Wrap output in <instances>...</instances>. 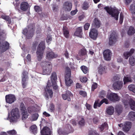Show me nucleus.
<instances>
[{
    "label": "nucleus",
    "mask_w": 135,
    "mask_h": 135,
    "mask_svg": "<svg viewBox=\"0 0 135 135\" xmlns=\"http://www.w3.org/2000/svg\"><path fill=\"white\" fill-rule=\"evenodd\" d=\"M43 75H49L52 70V66L51 62L48 61H42L41 63Z\"/></svg>",
    "instance_id": "nucleus-1"
},
{
    "label": "nucleus",
    "mask_w": 135,
    "mask_h": 135,
    "mask_svg": "<svg viewBox=\"0 0 135 135\" xmlns=\"http://www.w3.org/2000/svg\"><path fill=\"white\" fill-rule=\"evenodd\" d=\"M45 47L44 41H41L39 44L36 52L37 59L38 61H40L42 58Z\"/></svg>",
    "instance_id": "nucleus-2"
},
{
    "label": "nucleus",
    "mask_w": 135,
    "mask_h": 135,
    "mask_svg": "<svg viewBox=\"0 0 135 135\" xmlns=\"http://www.w3.org/2000/svg\"><path fill=\"white\" fill-rule=\"evenodd\" d=\"M27 28L28 29L26 28H24L23 33L26 35L27 39H30L33 36L35 28V26L32 24L29 25Z\"/></svg>",
    "instance_id": "nucleus-3"
},
{
    "label": "nucleus",
    "mask_w": 135,
    "mask_h": 135,
    "mask_svg": "<svg viewBox=\"0 0 135 135\" xmlns=\"http://www.w3.org/2000/svg\"><path fill=\"white\" fill-rule=\"evenodd\" d=\"M104 8L108 13L111 15L112 17H114L116 20H118L119 12L117 9L112 8H110L109 6L105 7Z\"/></svg>",
    "instance_id": "nucleus-4"
},
{
    "label": "nucleus",
    "mask_w": 135,
    "mask_h": 135,
    "mask_svg": "<svg viewBox=\"0 0 135 135\" xmlns=\"http://www.w3.org/2000/svg\"><path fill=\"white\" fill-rule=\"evenodd\" d=\"M66 128V129L64 131H62L61 129H59L58 131V132L60 135H67L69 133L73 132V129L70 124H67Z\"/></svg>",
    "instance_id": "nucleus-5"
},
{
    "label": "nucleus",
    "mask_w": 135,
    "mask_h": 135,
    "mask_svg": "<svg viewBox=\"0 0 135 135\" xmlns=\"http://www.w3.org/2000/svg\"><path fill=\"white\" fill-rule=\"evenodd\" d=\"M57 79V75L55 72H52L51 76V79L52 85L54 90H56L57 89V86L56 84V80Z\"/></svg>",
    "instance_id": "nucleus-6"
},
{
    "label": "nucleus",
    "mask_w": 135,
    "mask_h": 135,
    "mask_svg": "<svg viewBox=\"0 0 135 135\" xmlns=\"http://www.w3.org/2000/svg\"><path fill=\"white\" fill-rule=\"evenodd\" d=\"M11 113L12 118L14 119L13 120V121H16L17 119L19 118L20 117L19 110L18 108H16L15 109H13L11 112Z\"/></svg>",
    "instance_id": "nucleus-7"
},
{
    "label": "nucleus",
    "mask_w": 135,
    "mask_h": 135,
    "mask_svg": "<svg viewBox=\"0 0 135 135\" xmlns=\"http://www.w3.org/2000/svg\"><path fill=\"white\" fill-rule=\"evenodd\" d=\"M28 73L26 71H24L22 73V84L23 88H26L27 85L26 81L28 79Z\"/></svg>",
    "instance_id": "nucleus-8"
},
{
    "label": "nucleus",
    "mask_w": 135,
    "mask_h": 135,
    "mask_svg": "<svg viewBox=\"0 0 135 135\" xmlns=\"http://www.w3.org/2000/svg\"><path fill=\"white\" fill-rule=\"evenodd\" d=\"M5 99L6 102L9 104L13 103L16 100L15 95L12 94L6 95L5 96Z\"/></svg>",
    "instance_id": "nucleus-9"
},
{
    "label": "nucleus",
    "mask_w": 135,
    "mask_h": 135,
    "mask_svg": "<svg viewBox=\"0 0 135 135\" xmlns=\"http://www.w3.org/2000/svg\"><path fill=\"white\" fill-rule=\"evenodd\" d=\"M107 98L113 102L118 101L119 99V98L118 95L116 93H112L108 95Z\"/></svg>",
    "instance_id": "nucleus-10"
},
{
    "label": "nucleus",
    "mask_w": 135,
    "mask_h": 135,
    "mask_svg": "<svg viewBox=\"0 0 135 135\" xmlns=\"http://www.w3.org/2000/svg\"><path fill=\"white\" fill-rule=\"evenodd\" d=\"M109 42V45H112L117 41L116 35L115 32H112L110 35Z\"/></svg>",
    "instance_id": "nucleus-11"
},
{
    "label": "nucleus",
    "mask_w": 135,
    "mask_h": 135,
    "mask_svg": "<svg viewBox=\"0 0 135 135\" xmlns=\"http://www.w3.org/2000/svg\"><path fill=\"white\" fill-rule=\"evenodd\" d=\"M112 54V53L109 49L105 50L103 53L104 59L107 61L110 60Z\"/></svg>",
    "instance_id": "nucleus-12"
},
{
    "label": "nucleus",
    "mask_w": 135,
    "mask_h": 135,
    "mask_svg": "<svg viewBox=\"0 0 135 135\" xmlns=\"http://www.w3.org/2000/svg\"><path fill=\"white\" fill-rule=\"evenodd\" d=\"M72 7V3L69 1L65 2L63 4V9L65 11H70Z\"/></svg>",
    "instance_id": "nucleus-13"
},
{
    "label": "nucleus",
    "mask_w": 135,
    "mask_h": 135,
    "mask_svg": "<svg viewBox=\"0 0 135 135\" xmlns=\"http://www.w3.org/2000/svg\"><path fill=\"white\" fill-rule=\"evenodd\" d=\"M98 32L95 28H92L90 30L89 35L90 38L93 40H96L97 37Z\"/></svg>",
    "instance_id": "nucleus-14"
},
{
    "label": "nucleus",
    "mask_w": 135,
    "mask_h": 135,
    "mask_svg": "<svg viewBox=\"0 0 135 135\" xmlns=\"http://www.w3.org/2000/svg\"><path fill=\"white\" fill-rule=\"evenodd\" d=\"M123 85V83L122 81H118L114 83L113 86L114 89L119 90L122 88Z\"/></svg>",
    "instance_id": "nucleus-15"
},
{
    "label": "nucleus",
    "mask_w": 135,
    "mask_h": 135,
    "mask_svg": "<svg viewBox=\"0 0 135 135\" xmlns=\"http://www.w3.org/2000/svg\"><path fill=\"white\" fill-rule=\"evenodd\" d=\"M29 4L27 2L23 1L21 3L20 6V8L22 11H25L28 10L29 8Z\"/></svg>",
    "instance_id": "nucleus-16"
},
{
    "label": "nucleus",
    "mask_w": 135,
    "mask_h": 135,
    "mask_svg": "<svg viewBox=\"0 0 135 135\" xmlns=\"http://www.w3.org/2000/svg\"><path fill=\"white\" fill-rule=\"evenodd\" d=\"M73 96V94L70 92L69 91H67L65 93L62 95L63 99L64 100L67 99L69 101L71 100L70 97H72Z\"/></svg>",
    "instance_id": "nucleus-17"
},
{
    "label": "nucleus",
    "mask_w": 135,
    "mask_h": 135,
    "mask_svg": "<svg viewBox=\"0 0 135 135\" xmlns=\"http://www.w3.org/2000/svg\"><path fill=\"white\" fill-rule=\"evenodd\" d=\"M57 55L53 51L47 52L46 55V58L49 60L56 58Z\"/></svg>",
    "instance_id": "nucleus-18"
},
{
    "label": "nucleus",
    "mask_w": 135,
    "mask_h": 135,
    "mask_svg": "<svg viewBox=\"0 0 135 135\" xmlns=\"http://www.w3.org/2000/svg\"><path fill=\"white\" fill-rule=\"evenodd\" d=\"M71 76L70 75H65V81L66 85L68 86H70L73 83V81L70 78Z\"/></svg>",
    "instance_id": "nucleus-19"
},
{
    "label": "nucleus",
    "mask_w": 135,
    "mask_h": 135,
    "mask_svg": "<svg viewBox=\"0 0 135 135\" xmlns=\"http://www.w3.org/2000/svg\"><path fill=\"white\" fill-rule=\"evenodd\" d=\"M41 135H50L51 131L49 128L47 127H44L42 130L41 131Z\"/></svg>",
    "instance_id": "nucleus-20"
},
{
    "label": "nucleus",
    "mask_w": 135,
    "mask_h": 135,
    "mask_svg": "<svg viewBox=\"0 0 135 135\" xmlns=\"http://www.w3.org/2000/svg\"><path fill=\"white\" fill-rule=\"evenodd\" d=\"M131 123L130 122H126L123 127V131L124 132L128 131L131 128Z\"/></svg>",
    "instance_id": "nucleus-21"
},
{
    "label": "nucleus",
    "mask_w": 135,
    "mask_h": 135,
    "mask_svg": "<svg viewBox=\"0 0 135 135\" xmlns=\"http://www.w3.org/2000/svg\"><path fill=\"white\" fill-rule=\"evenodd\" d=\"M82 34V27H81L78 28L74 33V35L76 36L81 37Z\"/></svg>",
    "instance_id": "nucleus-22"
},
{
    "label": "nucleus",
    "mask_w": 135,
    "mask_h": 135,
    "mask_svg": "<svg viewBox=\"0 0 135 135\" xmlns=\"http://www.w3.org/2000/svg\"><path fill=\"white\" fill-rule=\"evenodd\" d=\"M107 68H105V66H104L100 64L98 68V72L99 74L100 75L106 73Z\"/></svg>",
    "instance_id": "nucleus-23"
},
{
    "label": "nucleus",
    "mask_w": 135,
    "mask_h": 135,
    "mask_svg": "<svg viewBox=\"0 0 135 135\" xmlns=\"http://www.w3.org/2000/svg\"><path fill=\"white\" fill-rule=\"evenodd\" d=\"M9 44L7 41H4L2 43L1 46V49L3 52H4L8 49L9 47Z\"/></svg>",
    "instance_id": "nucleus-24"
},
{
    "label": "nucleus",
    "mask_w": 135,
    "mask_h": 135,
    "mask_svg": "<svg viewBox=\"0 0 135 135\" xmlns=\"http://www.w3.org/2000/svg\"><path fill=\"white\" fill-rule=\"evenodd\" d=\"M49 81H48V83L47 84L46 88L45 89V90L46 91H48V93L50 97L51 98L53 95V92L51 90L49 89L48 88H49V87L50 86L51 84L50 83H49Z\"/></svg>",
    "instance_id": "nucleus-25"
},
{
    "label": "nucleus",
    "mask_w": 135,
    "mask_h": 135,
    "mask_svg": "<svg viewBox=\"0 0 135 135\" xmlns=\"http://www.w3.org/2000/svg\"><path fill=\"white\" fill-rule=\"evenodd\" d=\"M134 51V49H131L130 51L128 52H125L124 54V56L126 59H128V57L132 55Z\"/></svg>",
    "instance_id": "nucleus-26"
},
{
    "label": "nucleus",
    "mask_w": 135,
    "mask_h": 135,
    "mask_svg": "<svg viewBox=\"0 0 135 135\" xmlns=\"http://www.w3.org/2000/svg\"><path fill=\"white\" fill-rule=\"evenodd\" d=\"M100 23L99 21L97 18H95L93 23V25L95 28H99L100 26Z\"/></svg>",
    "instance_id": "nucleus-27"
},
{
    "label": "nucleus",
    "mask_w": 135,
    "mask_h": 135,
    "mask_svg": "<svg viewBox=\"0 0 135 135\" xmlns=\"http://www.w3.org/2000/svg\"><path fill=\"white\" fill-rule=\"evenodd\" d=\"M114 108L112 106L109 107L106 109V113L109 115H112L114 113Z\"/></svg>",
    "instance_id": "nucleus-28"
},
{
    "label": "nucleus",
    "mask_w": 135,
    "mask_h": 135,
    "mask_svg": "<svg viewBox=\"0 0 135 135\" xmlns=\"http://www.w3.org/2000/svg\"><path fill=\"white\" fill-rule=\"evenodd\" d=\"M128 118L129 120L132 121H135V112L132 111L129 112L128 114Z\"/></svg>",
    "instance_id": "nucleus-29"
},
{
    "label": "nucleus",
    "mask_w": 135,
    "mask_h": 135,
    "mask_svg": "<svg viewBox=\"0 0 135 135\" xmlns=\"http://www.w3.org/2000/svg\"><path fill=\"white\" fill-rule=\"evenodd\" d=\"M30 131L34 134H36L37 133V127L35 125H32L30 127Z\"/></svg>",
    "instance_id": "nucleus-30"
},
{
    "label": "nucleus",
    "mask_w": 135,
    "mask_h": 135,
    "mask_svg": "<svg viewBox=\"0 0 135 135\" xmlns=\"http://www.w3.org/2000/svg\"><path fill=\"white\" fill-rule=\"evenodd\" d=\"M124 83V84L129 82H132V78L130 76H124L123 79Z\"/></svg>",
    "instance_id": "nucleus-31"
},
{
    "label": "nucleus",
    "mask_w": 135,
    "mask_h": 135,
    "mask_svg": "<svg viewBox=\"0 0 135 135\" xmlns=\"http://www.w3.org/2000/svg\"><path fill=\"white\" fill-rule=\"evenodd\" d=\"M63 31L64 36L66 38H68L69 36V32L68 29L66 27H63Z\"/></svg>",
    "instance_id": "nucleus-32"
},
{
    "label": "nucleus",
    "mask_w": 135,
    "mask_h": 135,
    "mask_svg": "<svg viewBox=\"0 0 135 135\" xmlns=\"http://www.w3.org/2000/svg\"><path fill=\"white\" fill-rule=\"evenodd\" d=\"M131 109L135 111V101L132 99H130V105Z\"/></svg>",
    "instance_id": "nucleus-33"
},
{
    "label": "nucleus",
    "mask_w": 135,
    "mask_h": 135,
    "mask_svg": "<svg viewBox=\"0 0 135 135\" xmlns=\"http://www.w3.org/2000/svg\"><path fill=\"white\" fill-rule=\"evenodd\" d=\"M2 19L8 22V23L10 24L11 23L12 21L11 18L9 16L2 15L1 16Z\"/></svg>",
    "instance_id": "nucleus-34"
},
{
    "label": "nucleus",
    "mask_w": 135,
    "mask_h": 135,
    "mask_svg": "<svg viewBox=\"0 0 135 135\" xmlns=\"http://www.w3.org/2000/svg\"><path fill=\"white\" fill-rule=\"evenodd\" d=\"M135 33V29L133 27L131 26L128 31V34L129 35H132Z\"/></svg>",
    "instance_id": "nucleus-35"
},
{
    "label": "nucleus",
    "mask_w": 135,
    "mask_h": 135,
    "mask_svg": "<svg viewBox=\"0 0 135 135\" xmlns=\"http://www.w3.org/2000/svg\"><path fill=\"white\" fill-rule=\"evenodd\" d=\"M129 9L131 11L132 14L135 15V2L131 5Z\"/></svg>",
    "instance_id": "nucleus-36"
},
{
    "label": "nucleus",
    "mask_w": 135,
    "mask_h": 135,
    "mask_svg": "<svg viewBox=\"0 0 135 135\" xmlns=\"http://www.w3.org/2000/svg\"><path fill=\"white\" fill-rule=\"evenodd\" d=\"M80 69L83 73L85 74H86L89 72V69L85 66H81L80 67Z\"/></svg>",
    "instance_id": "nucleus-37"
},
{
    "label": "nucleus",
    "mask_w": 135,
    "mask_h": 135,
    "mask_svg": "<svg viewBox=\"0 0 135 135\" xmlns=\"http://www.w3.org/2000/svg\"><path fill=\"white\" fill-rule=\"evenodd\" d=\"M115 110L119 115H120L122 112V108L121 106L117 105L116 107Z\"/></svg>",
    "instance_id": "nucleus-38"
},
{
    "label": "nucleus",
    "mask_w": 135,
    "mask_h": 135,
    "mask_svg": "<svg viewBox=\"0 0 135 135\" xmlns=\"http://www.w3.org/2000/svg\"><path fill=\"white\" fill-rule=\"evenodd\" d=\"M21 112L22 114V119L23 120L26 119L28 116V113L27 110Z\"/></svg>",
    "instance_id": "nucleus-39"
},
{
    "label": "nucleus",
    "mask_w": 135,
    "mask_h": 135,
    "mask_svg": "<svg viewBox=\"0 0 135 135\" xmlns=\"http://www.w3.org/2000/svg\"><path fill=\"white\" fill-rule=\"evenodd\" d=\"M129 62L130 64L132 66L135 65V59L134 57H130L129 58Z\"/></svg>",
    "instance_id": "nucleus-40"
},
{
    "label": "nucleus",
    "mask_w": 135,
    "mask_h": 135,
    "mask_svg": "<svg viewBox=\"0 0 135 135\" xmlns=\"http://www.w3.org/2000/svg\"><path fill=\"white\" fill-rule=\"evenodd\" d=\"M38 44V42L37 41H35L33 42L32 45L31 47L33 50L35 51L36 50V48Z\"/></svg>",
    "instance_id": "nucleus-41"
},
{
    "label": "nucleus",
    "mask_w": 135,
    "mask_h": 135,
    "mask_svg": "<svg viewBox=\"0 0 135 135\" xmlns=\"http://www.w3.org/2000/svg\"><path fill=\"white\" fill-rule=\"evenodd\" d=\"M128 88L129 90L135 93V85L131 84L128 86Z\"/></svg>",
    "instance_id": "nucleus-42"
},
{
    "label": "nucleus",
    "mask_w": 135,
    "mask_h": 135,
    "mask_svg": "<svg viewBox=\"0 0 135 135\" xmlns=\"http://www.w3.org/2000/svg\"><path fill=\"white\" fill-rule=\"evenodd\" d=\"M20 107L21 112L26 111V108L23 102H21V103Z\"/></svg>",
    "instance_id": "nucleus-43"
},
{
    "label": "nucleus",
    "mask_w": 135,
    "mask_h": 135,
    "mask_svg": "<svg viewBox=\"0 0 135 135\" xmlns=\"http://www.w3.org/2000/svg\"><path fill=\"white\" fill-rule=\"evenodd\" d=\"M89 7V4L85 2L83 4L82 9L84 10H87Z\"/></svg>",
    "instance_id": "nucleus-44"
},
{
    "label": "nucleus",
    "mask_w": 135,
    "mask_h": 135,
    "mask_svg": "<svg viewBox=\"0 0 135 135\" xmlns=\"http://www.w3.org/2000/svg\"><path fill=\"white\" fill-rule=\"evenodd\" d=\"M80 55L81 56H84L86 54L87 51L85 48H82L80 51Z\"/></svg>",
    "instance_id": "nucleus-45"
},
{
    "label": "nucleus",
    "mask_w": 135,
    "mask_h": 135,
    "mask_svg": "<svg viewBox=\"0 0 135 135\" xmlns=\"http://www.w3.org/2000/svg\"><path fill=\"white\" fill-rule=\"evenodd\" d=\"M27 110L29 113L31 114L35 112V108L33 106H31L28 108Z\"/></svg>",
    "instance_id": "nucleus-46"
},
{
    "label": "nucleus",
    "mask_w": 135,
    "mask_h": 135,
    "mask_svg": "<svg viewBox=\"0 0 135 135\" xmlns=\"http://www.w3.org/2000/svg\"><path fill=\"white\" fill-rule=\"evenodd\" d=\"M108 126V124L106 122H104V123L100 127V129L102 131L104 129L106 128H107Z\"/></svg>",
    "instance_id": "nucleus-47"
},
{
    "label": "nucleus",
    "mask_w": 135,
    "mask_h": 135,
    "mask_svg": "<svg viewBox=\"0 0 135 135\" xmlns=\"http://www.w3.org/2000/svg\"><path fill=\"white\" fill-rule=\"evenodd\" d=\"M105 91L104 90H102L100 92L99 97L102 98H103L105 96Z\"/></svg>",
    "instance_id": "nucleus-48"
},
{
    "label": "nucleus",
    "mask_w": 135,
    "mask_h": 135,
    "mask_svg": "<svg viewBox=\"0 0 135 135\" xmlns=\"http://www.w3.org/2000/svg\"><path fill=\"white\" fill-rule=\"evenodd\" d=\"M34 8L35 11L38 13H40V12H41V9L39 6H34Z\"/></svg>",
    "instance_id": "nucleus-49"
},
{
    "label": "nucleus",
    "mask_w": 135,
    "mask_h": 135,
    "mask_svg": "<svg viewBox=\"0 0 135 135\" xmlns=\"http://www.w3.org/2000/svg\"><path fill=\"white\" fill-rule=\"evenodd\" d=\"M100 102L99 103L98 100L96 101L94 105V108L95 109L97 108V107H100L102 105H100Z\"/></svg>",
    "instance_id": "nucleus-50"
},
{
    "label": "nucleus",
    "mask_w": 135,
    "mask_h": 135,
    "mask_svg": "<svg viewBox=\"0 0 135 135\" xmlns=\"http://www.w3.org/2000/svg\"><path fill=\"white\" fill-rule=\"evenodd\" d=\"M66 71L67 74L66 75H70L71 76V71L70 69L68 67L66 68Z\"/></svg>",
    "instance_id": "nucleus-51"
},
{
    "label": "nucleus",
    "mask_w": 135,
    "mask_h": 135,
    "mask_svg": "<svg viewBox=\"0 0 135 135\" xmlns=\"http://www.w3.org/2000/svg\"><path fill=\"white\" fill-rule=\"evenodd\" d=\"M125 106L129 105H130V99L129 101L127 100H123L122 101Z\"/></svg>",
    "instance_id": "nucleus-52"
},
{
    "label": "nucleus",
    "mask_w": 135,
    "mask_h": 135,
    "mask_svg": "<svg viewBox=\"0 0 135 135\" xmlns=\"http://www.w3.org/2000/svg\"><path fill=\"white\" fill-rule=\"evenodd\" d=\"M38 117V114L37 113H35L32 115L33 120L34 121L36 120Z\"/></svg>",
    "instance_id": "nucleus-53"
},
{
    "label": "nucleus",
    "mask_w": 135,
    "mask_h": 135,
    "mask_svg": "<svg viewBox=\"0 0 135 135\" xmlns=\"http://www.w3.org/2000/svg\"><path fill=\"white\" fill-rule=\"evenodd\" d=\"M85 120L84 118H81V120L79 121V125L81 126H83L85 124Z\"/></svg>",
    "instance_id": "nucleus-54"
},
{
    "label": "nucleus",
    "mask_w": 135,
    "mask_h": 135,
    "mask_svg": "<svg viewBox=\"0 0 135 135\" xmlns=\"http://www.w3.org/2000/svg\"><path fill=\"white\" fill-rule=\"evenodd\" d=\"M7 133L8 134L11 135H15L17 133L16 131L14 129L9 131L7 132Z\"/></svg>",
    "instance_id": "nucleus-55"
},
{
    "label": "nucleus",
    "mask_w": 135,
    "mask_h": 135,
    "mask_svg": "<svg viewBox=\"0 0 135 135\" xmlns=\"http://www.w3.org/2000/svg\"><path fill=\"white\" fill-rule=\"evenodd\" d=\"M79 94L81 95L83 97H85L87 95V93L85 91L81 90L79 92Z\"/></svg>",
    "instance_id": "nucleus-56"
},
{
    "label": "nucleus",
    "mask_w": 135,
    "mask_h": 135,
    "mask_svg": "<svg viewBox=\"0 0 135 135\" xmlns=\"http://www.w3.org/2000/svg\"><path fill=\"white\" fill-rule=\"evenodd\" d=\"M104 103H105L106 104H108V100L106 98H104L100 102V105H102Z\"/></svg>",
    "instance_id": "nucleus-57"
},
{
    "label": "nucleus",
    "mask_w": 135,
    "mask_h": 135,
    "mask_svg": "<svg viewBox=\"0 0 135 135\" xmlns=\"http://www.w3.org/2000/svg\"><path fill=\"white\" fill-rule=\"evenodd\" d=\"M97 84L95 83H94L91 86V90L94 91V90L97 88Z\"/></svg>",
    "instance_id": "nucleus-58"
},
{
    "label": "nucleus",
    "mask_w": 135,
    "mask_h": 135,
    "mask_svg": "<svg viewBox=\"0 0 135 135\" xmlns=\"http://www.w3.org/2000/svg\"><path fill=\"white\" fill-rule=\"evenodd\" d=\"M52 40V38L50 36H47L46 39V42L48 44L50 43V42Z\"/></svg>",
    "instance_id": "nucleus-59"
},
{
    "label": "nucleus",
    "mask_w": 135,
    "mask_h": 135,
    "mask_svg": "<svg viewBox=\"0 0 135 135\" xmlns=\"http://www.w3.org/2000/svg\"><path fill=\"white\" fill-rule=\"evenodd\" d=\"M50 109L51 112L55 110V105L53 103H51L50 104Z\"/></svg>",
    "instance_id": "nucleus-60"
},
{
    "label": "nucleus",
    "mask_w": 135,
    "mask_h": 135,
    "mask_svg": "<svg viewBox=\"0 0 135 135\" xmlns=\"http://www.w3.org/2000/svg\"><path fill=\"white\" fill-rule=\"evenodd\" d=\"M90 24L89 23H86L85 24L84 26V28L85 30H88L89 26Z\"/></svg>",
    "instance_id": "nucleus-61"
},
{
    "label": "nucleus",
    "mask_w": 135,
    "mask_h": 135,
    "mask_svg": "<svg viewBox=\"0 0 135 135\" xmlns=\"http://www.w3.org/2000/svg\"><path fill=\"white\" fill-rule=\"evenodd\" d=\"M88 79L86 77H83L81 79V81L83 83H86Z\"/></svg>",
    "instance_id": "nucleus-62"
},
{
    "label": "nucleus",
    "mask_w": 135,
    "mask_h": 135,
    "mask_svg": "<svg viewBox=\"0 0 135 135\" xmlns=\"http://www.w3.org/2000/svg\"><path fill=\"white\" fill-rule=\"evenodd\" d=\"M52 10L54 11H57V8L55 4H53L52 5Z\"/></svg>",
    "instance_id": "nucleus-63"
},
{
    "label": "nucleus",
    "mask_w": 135,
    "mask_h": 135,
    "mask_svg": "<svg viewBox=\"0 0 135 135\" xmlns=\"http://www.w3.org/2000/svg\"><path fill=\"white\" fill-rule=\"evenodd\" d=\"M88 135H98V134L95 133L92 131H90L89 132Z\"/></svg>",
    "instance_id": "nucleus-64"
}]
</instances>
